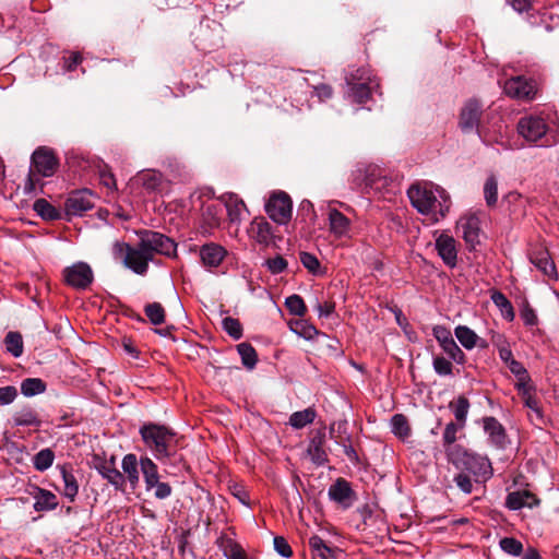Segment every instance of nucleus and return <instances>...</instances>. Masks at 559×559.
I'll return each instance as SVG.
<instances>
[{"label": "nucleus", "mask_w": 559, "mask_h": 559, "mask_svg": "<svg viewBox=\"0 0 559 559\" xmlns=\"http://www.w3.org/2000/svg\"><path fill=\"white\" fill-rule=\"evenodd\" d=\"M222 221V206L218 203L205 204L202 210V222L205 231L219 226Z\"/></svg>", "instance_id": "a878e982"}, {"label": "nucleus", "mask_w": 559, "mask_h": 559, "mask_svg": "<svg viewBox=\"0 0 559 559\" xmlns=\"http://www.w3.org/2000/svg\"><path fill=\"white\" fill-rule=\"evenodd\" d=\"M13 425L16 427H40L41 420L38 413L32 406H23L12 415Z\"/></svg>", "instance_id": "393cba45"}, {"label": "nucleus", "mask_w": 559, "mask_h": 559, "mask_svg": "<svg viewBox=\"0 0 559 559\" xmlns=\"http://www.w3.org/2000/svg\"><path fill=\"white\" fill-rule=\"evenodd\" d=\"M500 548L508 555L520 556L523 551V545L513 537H504L500 540Z\"/></svg>", "instance_id": "4d7b16f0"}, {"label": "nucleus", "mask_w": 559, "mask_h": 559, "mask_svg": "<svg viewBox=\"0 0 559 559\" xmlns=\"http://www.w3.org/2000/svg\"><path fill=\"white\" fill-rule=\"evenodd\" d=\"M442 350L449 356V358L457 365H464L466 361V356L464 352L459 347L454 338H451L448 342H444L443 345L440 346Z\"/></svg>", "instance_id": "8fccbe9b"}, {"label": "nucleus", "mask_w": 559, "mask_h": 559, "mask_svg": "<svg viewBox=\"0 0 559 559\" xmlns=\"http://www.w3.org/2000/svg\"><path fill=\"white\" fill-rule=\"evenodd\" d=\"M237 352L242 365L249 370L254 369L258 362V355L253 346L249 343H240L237 345Z\"/></svg>", "instance_id": "37998d69"}, {"label": "nucleus", "mask_w": 559, "mask_h": 559, "mask_svg": "<svg viewBox=\"0 0 559 559\" xmlns=\"http://www.w3.org/2000/svg\"><path fill=\"white\" fill-rule=\"evenodd\" d=\"M330 233L336 239L350 238L352 222L336 209H330L328 213Z\"/></svg>", "instance_id": "6ab92c4d"}, {"label": "nucleus", "mask_w": 559, "mask_h": 559, "mask_svg": "<svg viewBox=\"0 0 559 559\" xmlns=\"http://www.w3.org/2000/svg\"><path fill=\"white\" fill-rule=\"evenodd\" d=\"M33 209L44 219L55 221L60 217L59 211L45 199L36 200Z\"/></svg>", "instance_id": "de8ad7c7"}, {"label": "nucleus", "mask_w": 559, "mask_h": 559, "mask_svg": "<svg viewBox=\"0 0 559 559\" xmlns=\"http://www.w3.org/2000/svg\"><path fill=\"white\" fill-rule=\"evenodd\" d=\"M139 433L153 456L164 465L181 461L177 453V433L165 425L155 423L143 424Z\"/></svg>", "instance_id": "f03ea898"}, {"label": "nucleus", "mask_w": 559, "mask_h": 559, "mask_svg": "<svg viewBox=\"0 0 559 559\" xmlns=\"http://www.w3.org/2000/svg\"><path fill=\"white\" fill-rule=\"evenodd\" d=\"M350 176L354 186L366 193L370 191L380 192L388 181L382 169L372 164L357 165Z\"/></svg>", "instance_id": "423d86ee"}, {"label": "nucleus", "mask_w": 559, "mask_h": 559, "mask_svg": "<svg viewBox=\"0 0 559 559\" xmlns=\"http://www.w3.org/2000/svg\"><path fill=\"white\" fill-rule=\"evenodd\" d=\"M46 383L39 378H26L21 382V393L31 397L44 393Z\"/></svg>", "instance_id": "a18cd8bd"}, {"label": "nucleus", "mask_w": 559, "mask_h": 559, "mask_svg": "<svg viewBox=\"0 0 559 559\" xmlns=\"http://www.w3.org/2000/svg\"><path fill=\"white\" fill-rule=\"evenodd\" d=\"M484 198L488 206H495L498 201V180L490 175L484 183Z\"/></svg>", "instance_id": "3c124183"}, {"label": "nucleus", "mask_w": 559, "mask_h": 559, "mask_svg": "<svg viewBox=\"0 0 559 559\" xmlns=\"http://www.w3.org/2000/svg\"><path fill=\"white\" fill-rule=\"evenodd\" d=\"M516 130L527 142L535 143L546 134L548 127L543 118L526 116L519 120Z\"/></svg>", "instance_id": "ddd939ff"}, {"label": "nucleus", "mask_w": 559, "mask_h": 559, "mask_svg": "<svg viewBox=\"0 0 559 559\" xmlns=\"http://www.w3.org/2000/svg\"><path fill=\"white\" fill-rule=\"evenodd\" d=\"M491 300L506 320L512 321L514 319L513 306L503 293L495 290L491 294Z\"/></svg>", "instance_id": "ea45409f"}, {"label": "nucleus", "mask_w": 559, "mask_h": 559, "mask_svg": "<svg viewBox=\"0 0 559 559\" xmlns=\"http://www.w3.org/2000/svg\"><path fill=\"white\" fill-rule=\"evenodd\" d=\"M309 547L313 559H336V551L317 535L309 538Z\"/></svg>", "instance_id": "2f4dec72"}, {"label": "nucleus", "mask_w": 559, "mask_h": 559, "mask_svg": "<svg viewBox=\"0 0 559 559\" xmlns=\"http://www.w3.org/2000/svg\"><path fill=\"white\" fill-rule=\"evenodd\" d=\"M96 471L106 479L116 490L123 491L126 479L123 474L116 468L115 457L103 460L95 465Z\"/></svg>", "instance_id": "aec40b11"}, {"label": "nucleus", "mask_w": 559, "mask_h": 559, "mask_svg": "<svg viewBox=\"0 0 559 559\" xmlns=\"http://www.w3.org/2000/svg\"><path fill=\"white\" fill-rule=\"evenodd\" d=\"M448 461L456 468L473 476L475 483H486L493 475L490 460L486 455L468 452L464 448L448 451Z\"/></svg>", "instance_id": "7ed1b4c3"}, {"label": "nucleus", "mask_w": 559, "mask_h": 559, "mask_svg": "<svg viewBox=\"0 0 559 559\" xmlns=\"http://www.w3.org/2000/svg\"><path fill=\"white\" fill-rule=\"evenodd\" d=\"M55 461V453L51 449L46 448L37 452L33 457L34 468L38 472H45L50 468Z\"/></svg>", "instance_id": "49530a36"}, {"label": "nucleus", "mask_w": 559, "mask_h": 559, "mask_svg": "<svg viewBox=\"0 0 559 559\" xmlns=\"http://www.w3.org/2000/svg\"><path fill=\"white\" fill-rule=\"evenodd\" d=\"M348 90L346 95L349 99L357 104H366L368 99L372 97L374 93L379 92L380 84L379 82H374L373 84H368L367 82L355 83L352 85H347Z\"/></svg>", "instance_id": "412c9836"}, {"label": "nucleus", "mask_w": 559, "mask_h": 559, "mask_svg": "<svg viewBox=\"0 0 559 559\" xmlns=\"http://www.w3.org/2000/svg\"><path fill=\"white\" fill-rule=\"evenodd\" d=\"M317 417V412L312 407L304 411L295 412L289 417V425L295 429H302L309 424H312Z\"/></svg>", "instance_id": "c9c22d12"}, {"label": "nucleus", "mask_w": 559, "mask_h": 559, "mask_svg": "<svg viewBox=\"0 0 559 559\" xmlns=\"http://www.w3.org/2000/svg\"><path fill=\"white\" fill-rule=\"evenodd\" d=\"M329 498L342 506L344 509L350 508L356 499V495L350 484L344 478H337L328 490Z\"/></svg>", "instance_id": "f3484780"}, {"label": "nucleus", "mask_w": 559, "mask_h": 559, "mask_svg": "<svg viewBox=\"0 0 559 559\" xmlns=\"http://www.w3.org/2000/svg\"><path fill=\"white\" fill-rule=\"evenodd\" d=\"M144 312L150 322L154 325H159L165 321V310L159 302L147 304Z\"/></svg>", "instance_id": "603ef678"}, {"label": "nucleus", "mask_w": 559, "mask_h": 559, "mask_svg": "<svg viewBox=\"0 0 559 559\" xmlns=\"http://www.w3.org/2000/svg\"><path fill=\"white\" fill-rule=\"evenodd\" d=\"M225 557L227 559H247L243 548L237 543L229 546L228 551H225Z\"/></svg>", "instance_id": "774afa93"}, {"label": "nucleus", "mask_w": 559, "mask_h": 559, "mask_svg": "<svg viewBox=\"0 0 559 559\" xmlns=\"http://www.w3.org/2000/svg\"><path fill=\"white\" fill-rule=\"evenodd\" d=\"M265 212L273 222L280 225L287 224L293 212V202L289 195L285 192L272 194L265 204Z\"/></svg>", "instance_id": "6e6552de"}, {"label": "nucleus", "mask_w": 559, "mask_h": 559, "mask_svg": "<svg viewBox=\"0 0 559 559\" xmlns=\"http://www.w3.org/2000/svg\"><path fill=\"white\" fill-rule=\"evenodd\" d=\"M345 81L347 85L361 82H367L368 84L379 82L378 79L372 75L371 70L367 67H360L357 68L356 70L348 71L345 75Z\"/></svg>", "instance_id": "e433bc0d"}, {"label": "nucleus", "mask_w": 559, "mask_h": 559, "mask_svg": "<svg viewBox=\"0 0 559 559\" xmlns=\"http://www.w3.org/2000/svg\"><path fill=\"white\" fill-rule=\"evenodd\" d=\"M94 206V195L88 189L71 191L66 200L64 209L69 216H81Z\"/></svg>", "instance_id": "f8f14e48"}, {"label": "nucleus", "mask_w": 559, "mask_h": 559, "mask_svg": "<svg viewBox=\"0 0 559 559\" xmlns=\"http://www.w3.org/2000/svg\"><path fill=\"white\" fill-rule=\"evenodd\" d=\"M508 368L510 372L516 378V390L532 384L531 376L522 362L514 359L513 361H510Z\"/></svg>", "instance_id": "a19ab883"}, {"label": "nucleus", "mask_w": 559, "mask_h": 559, "mask_svg": "<svg viewBox=\"0 0 559 559\" xmlns=\"http://www.w3.org/2000/svg\"><path fill=\"white\" fill-rule=\"evenodd\" d=\"M66 284L74 289L84 290L94 281L92 267L86 262H75L63 270Z\"/></svg>", "instance_id": "1a4fd4ad"}, {"label": "nucleus", "mask_w": 559, "mask_h": 559, "mask_svg": "<svg viewBox=\"0 0 559 559\" xmlns=\"http://www.w3.org/2000/svg\"><path fill=\"white\" fill-rule=\"evenodd\" d=\"M287 265V261L282 255H276L264 262V266L274 275L283 273Z\"/></svg>", "instance_id": "bf43d9fd"}, {"label": "nucleus", "mask_w": 559, "mask_h": 559, "mask_svg": "<svg viewBox=\"0 0 559 559\" xmlns=\"http://www.w3.org/2000/svg\"><path fill=\"white\" fill-rule=\"evenodd\" d=\"M4 345L8 353L17 358L23 354V338L19 332H9L4 337Z\"/></svg>", "instance_id": "09e8293b"}, {"label": "nucleus", "mask_w": 559, "mask_h": 559, "mask_svg": "<svg viewBox=\"0 0 559 559\" xmlns=\"http://www.w3.org/2000/svg\"><path fill=\"white\" fill-rule=\"evenodd\" d=\"M223 330L234 340H240L242 337V325L238 319L233 317H226L222 320Z\"/></svg>", "instance_id": "864d4df0"}, {"label": "nucleus", "mask_w": 559, "mask_h": 559, "mask_svg": "<svg viewBox=\"0 0 559 559\" xmlns=\"http://www.w3.org/2000/svg\"><path fill=\"white\" fill-rule=\"evenodd\" d=\"M503 91L511 98L532 100L537 93V87L535 81L523 75H518L504 82Z\"/></svg>", "instance_id": "9d476101"}, {"label": "nucleus", "mask_w": 559, "mask_h": 559, "mask_svg": "<svg viewBox=\"0 0 559 559\" xmlns=\"http://www.w3.org/2000/svg\"><path fill=\"white\" fill-rule=\"evenodd\" d=\"M411 204L431 223L443 219L451 206L448 192L432 182H417L407 190Z\"/></svg>", "instance_id": "f257e3e1"}, {"label": "nucleus", "mask_w": 559, "mask_h": 559, "mask_svg": "<svg viewBox=\"0 0 559 559\" xmlns=\"http://www.w3.org/2000/svg\"><path fill=\"white\" fill-rule=\"evenodd\" d=\"M454 335L460 344L467 350L477 346L479 336L466 325H457L454 329Z\"/></svg>", "instance_id": "f704fd0d"}, {"label": "nucleus", "mask_w": 559, "mask_h": 559, "mask_svg": "<svg viewBox=\"0 0 559 559\" xmlns=\"http://www.w3.org/2000/svg\"><path fill=\"white\" fill-rule=\"evenodd\" d=\"M460 429H462L460 427V424L459 423L455 424L453 421L447 424V426L444 428V431L442 435V443H443V448H444V452H445L447 456H448V451H450L451 449L463 448L460 444H455V441L457 439L456 435Z\"/></svg>", "instance_id": "c03bdc74"}, {"label": "nucleus", "mask_w": 559, "mask_h": 559, "mask_svg": "<svg viewBox=\"0 0 559 559\" xmlns=\"http://www.w3.org/2000/svg\"><path fill=\"white\" fill-rule=\"evenodd\" d=\"M112 255L138 275H145L148 270V263L152 261L148 251L142 247L140 240L136 247H132L123 241H116L112 245Z\"/></svg>", "instance_id": "39448f33"}, {"label": "nucleus", "mask_w": 559, "mask_h": 559, "mask_svg": "<svg viewBox=\"0 0 559 559\" xmlns=\"http://www.w3.org/2000/svg\"><path fill=\"white\" fill-rule=\"evenodd\" d=\"M153 488H155V492H154L155 498L160 499V500L168 498L173 491V489L168 483H162V481H159V479L157 480V484L154 485Z\"/></svg>", "instance_id": "338daca9"}, {"label": "nucleus", "mask_w": 559, "mask_h": 559, "mask_svg": "<svg viewBox=\"0 0 559 559\" xmlns=\"http://www.w3.org/2000/svg\"><path fill=\"white\" fill-rule=\"evenodd\" d=\"M221 199L226 207L229 222L239 225L247 211L245 202L234 193L223 194Z\"/></svg>", "instance_id": "5701e85b"}, {"label": "nucleus", "mask_w": 559, "mask_h": 559, "mask_svg": "<svg viewBox=\"0 0 559 559\" xmlns=\"http://www.w3.org/2000/svg\"><path fill=\"white\" fill-rule=\"evenodd\" d=\"M300 262L311 274L318 275L320 273L321 264L314 254L310 252H301Z\"/></svg>", "instance_id": "13d9d810"}, {"label": "nucleus", "mask_w": 559, "mask_h": 559, "mask_svg": "<svg viewBox=\"0 0 559 559\" xmlns=\"http://www.w3.org/2000/svg\"><path fill=\"white\" fill-rule=\"evenodd\" d=\"M139 465L135 454H127L123 456L121 467L123 471L124 479L127 478L132 489H135L139 485Z\"/></svg>", "instance_id": "bb28decb"}, {"label": "nucleus", "mask_w": 559, "mask_h": 559, "mask_svg": "<svg viewBox=\"0 0 559 559\" xmlns=\"http://www.w3.org/2000/svg\"><path fill=\"white\" fill-rule=\"evenodd\" d=\"M391 431L399 439L405 440L411 435V427L406 416L395 414L390 420Z\"/></svg>", "instance_id": "58836bf2"}, {"label": "nucleus", "mask_w": 559, "mask_h": 559, "mask_svg": "<svg viewBox=\"0 0 559 559\" xmlns=\"http://www.w3.org/2000/svg\"><path fill=\"white\" fill-rule=\"evenodd\" d=\"M140 241L142 247L148 251L151 258H154L155 253L163 254L166 257H173L176 254L177 243L168 236L154 231V230H142L139 233Z\"/></svg>", "instance_id": "0eeeda50"}, {"label": "nucleus", "mask_w": 559, "mask_h": 559, "mask_svg": "<svg viewBox=\"0 0 559 559\" xmlns=\"http://www.w3.org/2000/svg\"><path fill=\"white\" fill-rule=\"evenodd\" d=\"M227 250L216 242H207L200 247V259L203 266L207 270L218 267L227 257Z\"/></svg>", "instance_id": "a211bd4d"}, {"label": "nucleus", "mask_w": 559, "mask_h": 559, "mask_svg": "<svg viewBox=\"0 0 559 559\" xmlns=\"http://www.w3.org/2000/svg\"><path fill=\"white\" fill-rule=\"evenodd\" d=\"M136 179L148 192L159 191L163 186V175L156 170L141 171Z\"/></svg>", "instance_id": "72a5a7b5"}, {"label": "nucleus", "mask_w": 559, "mask_h": 559, "mask_svg": "<svg viewBox=\"0 0 559 559\" xmlns=\"http://www.w3.org/2000/svg\"><path fill=\"white\" fill-rule=\"evenodd\" d=\"M330 438L335 440L337 438H342L345 435L349 433L348 431V421L346 419H340L333 421L329 428Z\"/></svg>", "instance_id": "052dcab7"}, {"label": "nucleus", "mask_w": 559, "mask_h": 559, "mask_svg": "<svg viewBox=\"0 0 559 559\" xmlns=\"http://www.w3.org/2000/svg\"><path fill=\"white\" fill-rule=\"evenodd\" d=\"M435 248L438 255L448 267L454 269L457 265L456 240L451 235L447 233L438 235L435 241Z\"/></svg>", "instance_id": "4468645a"}, {"label": "nucleus", "mask_w": 559, "mask_h": 559, "mask_svg": "<svg viewBox=\"0 0 559 559\" xmlns=\"http://www.w3.org/2000/svg\"><path fill=\"white\" fill-rule=\"evenodd\" d=\"M454 483L460 490L466 495H469L473 491V483L467 473L463 471L454 476Z\"/></svg>", "instance_id": "0e129e2a"}, {"label": "nucleus", "mask_w": 559, "mask_h": 559, "mask_svg": "<svg viewBox=\"0 0 559 559\" xmlns=\"http://www.w3.org/2000/svg\"><path fill=\"white\" fill-rule=\"evenodd\" d=\"M19 392L14 385H5L0 388V406L12 404L17 397Z\"/></svg>", "instance_id": "680f3d73"}, {"label": "nucleus", "mask_w": 559, "mask_h": 559, "mask_svg": "<svg viewBox=\"0 0 559 559\" xmlns=\"http://www.w3.org/2000/svg\"><path fill=\"white\" fill-rule=\"evenodd\" d=\"M483 426L488 443L499 450L506 449L508 443L507 432L499 420L492 416H487L483 418Z\"/></svg>", "instance_id": "dca6fc26"}, {"label": "nucleus", "mask_w": 559, "mask_h": 559, "mask_svg": "<svg viewBox=\"0 0 559 559\" xmlns=\"http://www.w3.org/2000/svg\"><path fill=\"white\" fill-rule=\"evenodd\" d=\"M481 114L483 105L477 99L471 98L465 102L459 117V128L461 131L463 133L476 132L480 141L486 145L493 143L504 145L501 131H499V134H491L484 127L479 126Z\"/></svg>", "instance_id": "20e7f679"}, {"label": "nucleus", "mask_w": 559, "mask_h": 559, "mask_svg": "<svg viewBox=\"0 0 559 559\" xmlns=\"http://www.w3.org/2000/svg\"><path fill=\"white\" fill-rule=\"evenodd\" d=\"M34 510L41 511H51L58 507L57 496L46 489L38 488L37 493L34 496Z\"/></svg>", "instance_id": "7c9ffc66"}, {"label": "nucleus", "mask_w": 559, "mask_h": 559, "mask_svg": "<svg viewBox=\"0 0 559 559\" xmlns=\"http://www.w3.org/2000/svg\"><path fill=\"white\" fill-rule=\"evenodd\" d=\"M535 386L533 384L518 389L519 394L524 401V405L530 408L536 416L537 419H543V414L538 405V401L534 397L533 392Z\"/></svg>", "instance_id": "79ce46f5"}, {"label": "nucleus", "mask_w": 559, "mask_h": 559, "mask_svg": "<svg viewBox=\"0 0 559 559\" xmlns=\"http://www.w3.org/2000/svg\"><path fill=\"white\" fill-rule=\"evenodd\" d=\"M58 162L50 150L37 148L32 155L33 169L43 177H50L55 174Z\"/></svg>", "instance_id": "2eb2a0df"}, {"label": "nucleus", "mask_w": 559, "mask_h": 559, "mask_svg": "<svg viewBox=\"0 0 559 559\" xmlns=\"http://www.w3.org/2000/svg\"><path fill=\"white\" fill-rule=\"evenodd\" d=\"M539 500L534 493L528 490H515L509 492L506 499V507L510 510L516 511L522 508H533L537 506Z\"/></svg>", "instance_id": "4be33fe9"}, {"label": "nucleus", "mask_w": 559, "mask_h": 559, "mask_svg": "<svg viewBox=\"0 0 559 559\" xmlns=\"http://www.w3.org/2000/svg\"><path fill=\"white\" fill-rule=\"evenodd\" d=\"M432 368L440 377H448L453 374V366L451 359L443 356H435L432 358Z\"/></svg>", "instance_id": "6e6d98bb"}, {"label": "nucleus", "mask_w": 559, "mask_h": 559, "mask_svg": "<svg viewBox=\"0 0 559 559\" xmlns=\"http://www.w3.org/2000/svg\"><path fill=\"white\" fill-rule=\"evenodd\" d=\"M140 468L145 481L146 490L153 489L154 485H156L159 479L157 465L152 459L142 456L140 459Z\"/></svg>", "instance_id": "c756f323"}, {"label": "nucleus", "mask_w": 559, "mask_h": 559, "mask_svg": "<svg viewBox=\"0 0 559 559\" xmlns=\"http://www.w3.org/2000/svg\"><path fill=\"white\" fill-rule=\"evenodd\" d=\"M457 230L461 233L468 249H475L480 243V218L476 213L464 214L456 224Z\"/></svg>", "instance_id": "9b49d317"}, {"label": "nucleus", "mask_w": 559, "mask_h": 559, "mask_svg": "<svg viewBox=\"0 0 559 559\" xmlns=\"http://www.w3.org/2000/svg\"><path fill=\"white\" fill-rule=\"evenodd\" d=\"M432 335L440 346L453 338L451 331L444 325H435L432 328Z\"/></svg>", "instance_id": "69168bd1"}, {"label": "nucleus", "mask_w": 559, "mask_h": 559, "mask_svg": "<svg viewBox=\"0 0 559 559\" xmlns=\"http://www.w3.org/2000/svg\"><path fill=\"white\" fill-rule=\"evenodd\" d=\"M285 306L290 314L302 317L307 312L304 299L299 295H290L285 299Z\"/></svg>", "instance_id": "5fc2aeb1"}, {"label": "nucleus", "mask_w": 559, "mask_h": 559, "mask_svg": "<svg viewBox=\"0 0 559 559\" xmlns=\"http://www.w3.org/2000/svg\"><path fill=\"white\" fill-rule=\"evenodd\" d=\"M325 435L323 431H318L309 441L307 452L311 461L322 466L328 463V453L324 450Z\"/></svg>", "instance_id": "b1692460"}, {"label": "nucleus", "mask_w": 559, "mask_h": 559, "mask_svg": "<svg viewBox=\"0 0 559 559\" xmlns=\"http://www.w3.org/2000/svg\"><path fill=\"white\" fill-rule=\"evenodd\" d=\"M531 262L548 277L556 275V266L548 251H535L530 257Z\"/></svg>", "instance_id": "c85d7f7f"}, {"label": "nucleus", "mask_w": 559, "mask_h": 559, "mask_svg": "<svg viewBox=\"0 0 559 559\" xmlns=\"http://www.w3.org/2000/svg\"><path fill=\"white\" fill-rule=\"evenodd\" d=\"M449 406L452 409L456 421L460 424V427L464 428L471 406L467 397L461 395L455 400V402L450 403Z\"/></svg>", "instance_id": "4c0bfd02"}, {"label": "nucleus", "mask_w": 559, "mask_h": 559, "mask_svg": "<svg viewBox=\"0 0 559 559\" xmlns=\"http://www.w3.org/2000/svg\"><path fill=\"white\" fill-rule=\"evenodd\" d=\"M60 474L62 477L61 493L70 501L73 502L79 493V483L73 473L66 466H61Z\"/></svg>", "instance_id": "cd10ccee"}, {"label": "nucleus", "mask_w": 559, "mask_h": 559, "mask_svg": "<svg viewBox=\"0 0 559 559\" xmlns=\"http://www.w3.org/2000/svg\"><path fill=\"white\" fill-rule=\"evenodd\" d=\"M251 233L253 238L259 242L260 245L267 246L273 240V230L272 226L269 222L261 219V221H253Z\"/></svg>", "instance_id": "473e14b6"}, {"label": "nucleus", "mask_w": 559, "mask_h": 559, "mask_svg": "<svg viewBox=\"0 0 559 559\" xmlns=\"http://www.w3.org/2000/svg\"><path fill=\"white\" fill-rule=\"evenodd\" d=\"M273 545L275 551L280 556L284 558H290L293 556L292 547L283 536H275L273 539Z\"/></svg>", "instance_id": "e2e57ef3"}]
</instances>
